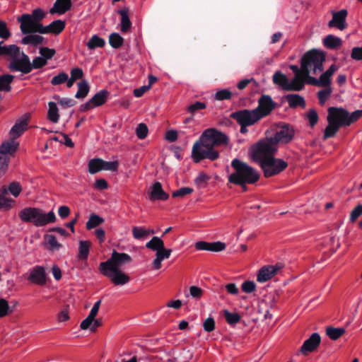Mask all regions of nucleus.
<instances>
[{"instance_id": "nucleus-49", "label": "nucleus", "mask_w": 362, "mask_h": 362, "mask_svg": "<svg viewBox=\"0 0 362 362\" xmlns=\"http://www.w3.org/2000/svg\"><path fill=\"white\" fill-rule=\"evenodd\" d=\"M233 93L228 89H223L216 93L214 98L217 100H229L231 98Z\"/></svg>"}, {"instance_id": "nucleus-23", "label": "nucleus", "mask_w": 362, "mask_h": 362, "mask_svg": "<svg viewBox=\"0 0 362 362\" xmlns=\"http://www.w3.org/2000/svg\"><path fill=\"white\" fill-rule=\"evenodd\" d=\"M28 280L40 286L45 285L47 281L45 268L42 266L35 267L30 273Z\"/></svg>"}, {"instance_id": "nucleus-28", "label": "nucleus", "mask_w": 362, "mask_h": 362, "mask_svg": "<svg viewBox=\"0 0 362 362\" xmlns=\"http://www.w3.org/2000/svg\"><path fill=\"white\" fill-rule=\"evenodd\" d=\"M118 13L121 16L120 30L122 33H126L130 31L132 23L129 17L128 8H123L119 10Z\"/></svg>"}, {"instance_id": "nucleus-31", "label": "nucleus", "mask_w": 362, "mask_h": 362, "mask_svg": "<svg viewBox=\"0 0 362 362\" xmlns=\"http://www.w3.org/2000/svg\"><path fill=\"white\" fill-rule=\"evenodd\" d=\"M14 76L11 74H3L0 76V91L10 92L11 84L13 81Z\"/></svg>"}, {"instance_id": "nucleus-35", "label": "nucleus", "mask_w": 362, "mask_h": 362, "mask_svg": "<svg viewBox=\"0 0 362 362\" xmlns=\"http://www.w3.org/2000/svg\"><path fill=\"white\" fill-rule=\"evenodd\" d=\"M273 82L279 86L283 90H286L288 83V79L286 75L278 71L273 75Z\"/></svg>"}, {"instance_id": "nucleus-19", "label": "nucleus", "mask_w": 362, "mask_h": 362, "mask_svg": "<svg viewBox=\"0 0 362 362\" xmlns=\"http://www.w3.org/2000/svg\"><path fill=\"white\" fill-rule=\"evenodd\" d=\"M321 341L320 336L318 333H313L311 334L309 339H306L302 346L300 347V351L304 356H307L309 353H311L317 349Z\"/></svg>"}, {"instance_id": "nucleus-18", "label": "nucleus", "mask_w": 362, "mask_h": 362, "mask_svg": "<svg viewBox=\"0 0 362 362\" xmlns=\"http://www.w3.org/2000/svg\"><path fill=\"white\" fill-rule=\"evenodd\" d=\"M90 244L89 241H79L78 253L77 255L78 266L81 269L87 267L88 257L90 252Z\"/></svg>"}, {"instance_id": "nucleus-15", "label": "nucleus", "mask_w": 362, "mask_h": 362, "mask_svg": "<svg viewBox=\"0 0 362 362\" xmlns=\"http://www.w3.org/2000/svg\"><path fill=\"white\" fill-rule=\"evenodd\" d=\"M276 107V103L272 100L270 95H262L258 99V105L255 108V110L261 119L269 115Z\"/></svg>"}, {"instance_id": "nucleus-61", "label": "nucleus", "mask_w": 362, "mask_h": 362, "mask_svg": "<svg viewBox=\"0 0 362 362\" xmlns=\"http://www.w3.org/2000/svg\"><path fill=\"white\" fill-rule=\"evenodd\" d=\"M203 293V290L198 286H192L189 287V294L195 299H200L202 297Z\"/></svg>"}, {"instance_id": "nucleus-37", "label": "nucleus", "mask_w": 362, "mask_h": 362, "mask_svg": "<svg viewBox=\"0 0 362 362\" xmlns=\"http://www.w3.org/2000/svg\"><path fill=\"white\" fill-rule=\"evenodd\" d=\"M153 230L146 229L143 227H137L134 226L132 228V235L135 239H141L144 237H146L151 234H153Z\"/></svg>"}, {"instance_id": "nucleus-43", "label": "nucleus", "mask_w": 362, "mask_h": 362, "mask_svg": "<svg viewBox=\"0 0 362 362\" xmlns=\"http://www.w3.org/2000/svg\"><path fill=\"white\" fill-rule=\"evenodd\" d=\"M210 176L204 172H200L194 180L195 185L199 188L205 187L207 185Z\"/></svg>"}, {"instance_id": "nucleus-46", "label": "nucleus", "mask_w": 362, "mask_h": 362, "mask_svg": "<svg viewBox=\"0 0 362 362\" xmlns=\"http://www.w3.org/2000/svg\"><path fill=\"white\" fill-rule=\"evenodd\" d=\"M206 107V105L205 103L197 101L187 106V110L192 115H194L197 111L204 110Z\"/></svg>"}, {"instance_id": "nucleus-59", "label": "nucleus", "mask_w": 362, "mask_h": 362, "mask_svg": "<svg viewBox=\"0 0 362 362\" xmlns=\"http://www.w3.org/2000/svg\"><path fill=\"white\" fill-rule=\"evenodd\" d=\"M55 49H50L48 47H41L40 49V54L42 55V57L44 59H46V61L47 62L48 59H50L53 57V56L55 54Z\"/></svg>"}, {"instance_id": "nucleus-33", "label": "nucleus", "mask_w": 362, "mask_h": 362, "mask_svg": "<svg viewBox=\"0 0 362 362\" xmlns=\"http://www.w3.org/2000/svg\"><path fill=\"white\" fill-rule=\"evenodd\" d=\"M109 92L106 90H102L92 97V107H98L103 105L108 97Z\"/></svg>"}, {"instance_id": "nucleus-20", "label": "nucleus", "mask_w": 362, "mask_h": 362, "mask_svg": "<svg viewBox=\"0 0 362 362\" xmlns=\"http://www.w3.org/2000/svg\"><path fill=\"white\" fill-rule=\"evenodd\" d=\"M346 16L347 11L345 9L333 12L332 19L329 21L328 26L329 28H337L340 30H344L346 28Z\"/></svg>"}, {"instance_id": "nucleus-54", "label": "nucleus", "mask_w": 362, "mask_h": 362, "mask_svg": "<svg viewBox=\"0 0 362 362\" xmlns=\"http://www.w3.org/2000/svg\"><path fill=\"white\" fill-rule=\"evenodd\" d=\"M7 190L8 192H9L12 195L16 197L20 194L22 188L18 182H12L11 183H10L8 187L7 188Z\"/></svg>"}, {"instance_id": "nucleus-50", "label": "nucleus", "mask_w": 362, "mask_h": 362, "mask_svg": "<svg viewBox=\"0 0 362 362\" xmlns=\"http://www.w3.org/2000/svg\"><path fill=\"white\" fill-rule=\"evenodd\" d=\"M148 129L146 124L140 123L136 129V134L140 139H144L147 136Z\"/></svg>"}, {"instance_id": "nucleus-30", "label": "nucleus", "mask_w": 362, "mask_h": 362, "mask_svg": "<svg viewBox=\"0 0 362 362\" xmlns=\"http://www.w3.org/2000/svg\"><path fill=\"white\" fill-rule=\"evenodd\" d=\"M286 99L291 108H296L298 106L305 108V101L303 97L297 94H289L286 96Z\"/></svg>"}, {"instance_id": "nucleus-8", "label": "nucleus", "mask_w": 362, "mask_h": 362, "mask_svg": "<svg viewBox=\"0 0 362 362\" xmlns=\"http://www.w3.org/2000/svg\"><path fill=\"white\" fill-rule=\"evenodd\" d=\"M46 13L42 8H35L31 14L24 13L18 18L21 23L20 28L23 34L38 33V26L43 25L40 22L45 17Z\"/></svg>"}, {"instance_id": "nucleus-25", "label": "nucleus", "mask_w": 362, "mask_h": 362, "mask_svg": "<svg viewBox=\"0 0 362 362\" xmlns=\"http://www.w3.org/2000/svg\"><path fill=\"white\" fill-rule=\"evenodd\" d=\"M71 6V0H56L49 12L51 14L58 13L62 15L70 10Z\"/></svg>"}, {"instance_id": "nucleus-16", "label": "nucleus", "mask_w": 362, "mask_h": 362, "mask_svg": "<svg viewBox=\"0 0 362 362\" xmlns=\"http://www.w3.org/2000/svg\"><path fill=\"white\" fill-rule=\"evenodd\" d=\"M100 272L115 286H124L130 281V277L128 274L123 272L121 269H100Z\"/></svg>"}, {"instance_id": "nucleus-11", "label": "nucleus", "mask_w": 362, "mask_h": 362, "mask_svg": "<svg viewBox=\"0 0 362 362\" xmlns=\"http://www.w3.org/2000/svg\"><path fill=\"white\" fill-rule=\"evenodd\" d=\"M265 177L279 175L288 167V163L282 159L272 156L259 165Z\"/></svg>"}, {"instance_id": "nucleus-56", "label": "nucleus", "mask_w": 362, "mask_h": 362, "mask_svg": "<svg viewBox=\"0 0 362 362\" xmlns=\"http://www.w3.org/2000/svg\"><path fill=\"white\" fill-rule=\"evenodd\" d=\"M306 117L309 120L310 127H314L318 122V115L316 110L314 109L309 110Z\"/></svg>"}, {"instance_id": "nucleus-32", "label": "nucleus", "mask_w": 362, "mask_h": 362, "mask_svg": "<svg viewBox=\"0 0 362 362\" xmlns=\"http://www.w3.org/2000/svg\"><path fill=\"white\" fill-rule=\"evenodd\" d=\"M341 38L332 35L326 36L323 40L324 46L331 49L340 47L341 45Z\"/></svg>"}, {"instance_id": "nucleus-12", "label": "nucleus", "mask_w": 362, "mask_h": 362, "mask_svg": "<svg viewBox=\"0 0 362 362\" xmlns=\"http://www.w3.org/2000/svg\"><path fill=\"white\" fill-rule=\"evenodd\" d=\"M132 257L127 253L113 250L111 257L100 264V269H120L124 264L132 262Z\"/></svg>"}, {"instance_id": "nucleus-52", "label": "nucleus", "mask_w": 362, "mask_h": 362, "mask_svg": "<svg viewBox=\"0 0 362 362\" xmlns=\"http://www.w3.org/2000/svg\"><path fill=\"white\" fill-rule=\"evenodd\" d=\"M193 192V189L189 187H181L180 189L174 191L172 194L173 197H184L186 195L190 194Z\"/></svg>"}, {"instance_id": "nucleus-58", "label": "nucleus", "mask_w": 362, "mask_h": 362, "mask_svg": "<svg viewBox=\"0 0 362 362\" xmlns=\"http://www.w3.org/2000/svg\"><path fill=\"white\" fill-rule=\"evenodd\" d=\"M241 288L243 292L247 293H250L255 291L256 284L254 281H246L243 283L241 286Z\"/></svg>"}, {"instance_id": "nucleus-60", "label": "nucleus", "mask_w": 362, "mask_h": 362, "mask_svg": "<svg viewBox=\"0 0 362 362\" xmlns=\"http://www.w3.org/2000/svg\"><path fill=\"white\" fill-rule=\"evenodd\" d=\"M103 159L93 158L92 159V174H95L103 170Z\"/></svg>"}, {"instance_id": "nucleus-38", "label": "nucleus", "mask_w": 362, "mask_h": 362, "mask_svg": "<svg viewBox=\"0 0 362 362\" xmlns=\"http://www.w3.org/2000/svg\"><path fill=\"white\" fill-rule=\"evenodd\" d=\"M345 333V329L344 328H336L333 327H328L326 329L327 335L332 340H337L340 338Z\"/></svg>"}, {"instance_id": "nucleus-55", "label": "nucleus", "mask_w": 362, "mask_h": 362, "mask_svg": "<svg viewBox=\"0 0 362 362\" xmlns=\"http://www.w3.org/2000/svg\"><path fill=\"white\" fill-rule=\"evenodd\" d=\"M47 64L46 59H44L42 57H36L33 59L31 62L32 70L33 69H41L45 66Z\"/></svg>"}, {"instance_id": "nucleus-39", "label": "nucleus", "mask_w": 362, "mask_h": 362, "mask_svg": "<svg viewBox=\"0 0 362 362\" xmlns=\"http://www.w3.org/2000/svg\"><path fill=\"white\" fill-rule=\"evenodd\" d=\"M77 86L78 91L76 93L75 97L78 99L85 98L89 92V85L88 81H80L77 83Z\"/></svg>"}, {"instance_id": "nucleus-9", "label": "nucleus", "mask_w": 362, "mask_h": 362, "mask_svg": "<svg viewBox=\"0 0 362 362\" xmlns=\"http://www.w3.org/2000/svg\"><path fill=\"white\" fill-rule=\"evenodd\" d=\"M146 247L156 252L155 259L152 262V268L154 270L160 269L162 266V262L164 259H168L172 253V250L165 248L163 240L156 236L153 237L146 244Z\"/></svg>"}, {"instance_id": "nucleus-22", "label": "nucleus", "mask_w": 362, "mask_h": 362, "mask_svg": "<svg viewBox=\"0 0 362 362\" xmlns=\"http://www.w3.org/2000/svg\"><path fill=\"white\" fill-rule=\"evenodd\" d=\"M65 28V23L62 20H56L52 22L47 26L39 25L38 33L40 34H48L52 33L54 35H59L61 33Z\"/></svg>"}, {"instance_id": "nucleus-53", "label": "nucleus", "mask_w": 362, "mask_h": 362, "mask_svg": "<svg viewBox=\"0 0 362 362\" xmlns=\"http://www.w3.org/2000/svg\"><path fill=\"white\" fill-rule=\"evenodd\" d=\"M103 170L115 172L117 171L119 163L118 160L108 162L103 160Z\"/></svg>"}, {"instance_id": "nucleus-2", "label": "nucleus", "mask_w": 362, "mask_h": 362, "mask_svg": "<svg viewBox=\"0 0 362 362\" xmlns=\"http://www.w3.org/2000/svg\"><path fill=\"white\" fill-rule=\"evenodd\" d=\"M231 166L234 172L228 176V182L242 187L244 191L246 190L247 184H255L259 180V171L247 163L235 158L231 162Z\"/></svg>"}, {"instance_id": "nucleus-44", "label": "nucleus", "mask_w": 362, "mask_h": 362, "mask_svg": "<svg viewBox=\"0 0 362 362\" xmlns=\"http://www.w3.org/2000/svg\"><path fill=\"white\" fill-rule=\"evenodd\" d=\"M13 312V307L8 305L4 298H0V317H4Z\"/></svg>"}, {"instance_id": "nucleus-3", "label": "nucleus", "mask_w": 362, "mask_h": 362, "mask_svg": "<svg viewBox=\"0 0 362 362\" xmlns=\"http://www.w3.org/2000/svg\"><path fill=\"white\" fill-rule=\"evenodd\" d=\"M337 69V65L332 64L325 72L320 75L318 79L315 77L295 76L291 81H288L286 90L300 91L303 89L305 82L315 86H327L331 83V77Z\"/></svg>"}, {"instance_id": "nucleus-1", "label": "nucleus", "mask_w": 362, "mask_h": 362, "mask_svg": "<svg viewBox=\"0 0 362 362\" xmlns=\"http://www.w3.org/2000/svg\"><path fill=\"white\" fill-rule=\"evenodd\" d=\"M228 142L227 136L216 129H207L201 135L192 149V158L195 163L208 158L215 160L219 157V153L215 147L226 145Z\"/></svg>"}, {"instance_id": "nucleus-48", "label": "nucleus", "mask_w": 362, "mask_h": 362, "mask_svg": "<svg viewBox=\"0 0 362 362\" xmlns=\"http://www.w3.org/2000/svg\"><path fill=\"white\" fill-rule=\"evenodd\" d=\"M45 238L49 245V249L52 250H59L62 247V245L57 242L56 237L52 235H46Z\"/></svg>"}, {"instance_id": "nucleus-47", "label": "nucleus", "mask_w": 362, "mask_h": 362, "mask_svg": "<svg viewBox=\"0 0 362 362\" xmlns=\"http://www.w3.org/2000/svg\"><path fill=\"white\" fill-rule=\"evenodd\" d=\"M361 117H362V110H356L351 114L348 112V114H347L348 119L346 122V124L347 125V127H349L352 123L358 121Z\"/></svg>"}, {"instance_id": "nucleus-17", "label": "nucleus", "mask_w": 362, "mask_h": 362, "mask_svg": "<svg viewBox=\"0 0 362 362\" xmlns=\"http://www.w3.org/2000/svg\"><path fill=\"white\" fill-rule=\"evenodd\" d=\"M284 268L282 263H276L274 265H265L261 267L257 274V281L264 283L272 279L279 271Z\"/></svg>"}, {"instance_id": "nucleus-29", "label": "nucleus", "mask_w": 362, "mask_h": 362, "mask_svg": "<svg viewBox=\"0 0 362 362\" xmlns=\"http://www.w3.org/2000/svg\"><path fill=\"white\" fill-rule=\"evenodd\" d=\"M19 146L18 142L15 141V139H13L11 137L10 141H6L1 144L0 146V153L4 156L6 154H13L15 153Z\"/></svg>"}, {"instance_id": "nucleus-5", "label": "nucleus", "mask_w": 362, "mask_h": 362, "mask_svg": "<svg viewBox=\"0 0 362 362\" xmlns=\"http://www.w3.org/2000/svg\"><path fill=\"white\" fill-rule=\"evenodd\" d=\"M21 220L25 223H31L36 227H42L56 221L53 211L45 213L42 209L36 207H26L18 213Z\"/></svg>"}, {"instance_id": "nucleus-6", "label": "nucleus", "mask_w": 362, "mask_h": 362, "mask_svg": "<svg viewBox=\"0 0 362 362\" xmlns=\"http://www.w3.org/2000/svg\"><path fill=\"white\" fill-rule=\"evenodd\" d=\"M278 146L269 138H266L252 146L250 157L254 162L260 165L272 156H276Z\"/></svg>"}, {"instance_id": "nucleus-13", "label": "nucleus", "mask_w": 362, "mask_h": 362, "mask_svg": "<svg viewBox=\"0 0 362 362\" xmlns=\"http://www.w3.org/2000/svg\"><path fill=\"white\" fill-rule=\"evenodd\" d=\"M230 117L238 124H245L252 126L260 120L257 113L253 110H241L233 112Z\"/></svg>"}, {"instance_id": "nucleus-7", "label": "nucleus", "mask_w": 362, "mask_h": 362, "mask_svg": "<svg viewBox=\"0 0 362 362\" xmlns=\"http://www.w3.org/2000/svg\"><path fill=\"white\" fill-rule=\"evenodd\" d=\"M303 69L308 77L310 74L317 75L323 70V63L325 61V54L323 52L311 49L305 52L301 58Z\"/></svg>"}, {"instance_id": "nucleus-21", "label": "nucleus", "mask_w": 362, "mask_h": 362, "mask_svg": "<svg viewBox=\"0 0 362 362\" xmlns=\"http://www.w3.org/2000/svg\"><path fill=\"white\" fill-rule=\"evenodd\" d=\"M168 198V194L163 189L162 185L159 182H154L148 189V199L151 201H165Z\"/></svg>"}, {"instance_id": "nucleus-41", "label": "nucleus", "mask_w": 362, "mask_h": 362, "mask_svg": "<svg viewBox=\"0 0 362 362\" xmlns=\"http://www.w3.org/2000/svg\"><path fill=\"white\" fill-rule=\"evenodd\" d=\"M330 85L331 83L327 86H322L321 87H325V88L318 91L317 93L318 100L321 105H323L325 103L332 92Z\"/></svg>"}, {"instance_id": "nucleus-64", "label": "nucleus", "mask_w": 362, "mask_h": 362, "mask_svg": "<svg viewBox=\"0 0 362 362\" xmlns=\"http://www.w3.org/2000/svg\"><path fill=\"white\" fill-rule=\"evenodd\" d=\"M351 57L354 60L362 61V47H355L351 49Z\"/></svg>"}, {"instance_id": "nucleus-34", "label": "nucleus", "mask_w": 362, "mask_h": 362, "mask_svg": "<svg viewBox=\"0 0 362 362\" xmlns=\"http://www.w3.org/2000/svg\"><path fill=\"white\" fill-rule=\"evenodd\" d=\"M49 110L47 112V118L53 123H57L59 119V110L54 102H49Z\"/></svg>"}, {"instance_id": "nucleus-57", "label": "nucleus", "mask_w": 362, "mask_h": 362, "mask_svg": "<svg viewBox=\"0 0 362 362\" xmlns=\"http://www.w3.org/2000/svg\"><path fill=\"white\" fill-rule=\"evenodd\" d=\"M10 158L6 156H0V177L5 174L8 169Z\"/></svg>"}, {"instance_id": "nucleus-42", "label": "nucleus", "mask_w": 362, "mask_h": 362, "mask_svg": "<svg viewBox=\"0 0 362 362\" xmlns=\"http://www.w3.org/2000/svg\"><path fill=\"white\" fill-rule=\"evenodd\" d=\"M7 194V188L5 186H3L0 189V209L3 207L9 209L11 207V204L9 203L13 200L6 197Z\"/></svg>"}, {"instance_id": "nucleus-36", "label": "nucleus", "mask_w": 362, "mask_h": 362, "mask_svg": "<svg viewBox=\"0 0 362 362\" xmlns=\"http://www.w3.org/2000/svg\"><path fill=\"white\" fill-rule=\"evenodd\" d=\"M44 37L38 35H28L23 37L22 43L23 45H38L43 43Z\"/></svg>"}, {"instance_id": "nucleus-14", "label": "nucleus", "mask_w": 362, "mask_h": 362, "mask_svg": "<svg viewBox=\"0 0 362 362\" xmlns=\"http://www.w3.org/2000/svg\"><path fill=\"white\" fill-rule=\"evenodd\" d=\"M8 68L11 71H20L23 74H28L32 71L30 57L22 52L20 57L10 62Z\"/></svg>"}, {"instance_id": "nucleus-62", "label": "nucleus", "mask_w": 362, "mask_h": 362, "mask_svg": "<svg viewBox=\"0 0 362 362\" xmlns=\"http://www.w3.org/2000/svg\"><path fill=\"white\" fill-rule=\"evenodd\" d=\"M204 329L206 332H211L215 329V321L211 317H209L205 320L203 323Z\"/></svg>"}, {"instance_id": "nucleus-45", "label": "nucleus", "mask_w": 362, "mask_h": 362, "mask_svg": "<svg viewBox=\"0 0 362 362\" xmlns=\"http://www.w3.org/2000/svg\"><path fill=\"white\" fill-rule=\"evenodd\" d=\"M224 317L229 325H234L240 322V315L237 313H230L228 310L224 311Z\"/></svg>"}, {"instance_id": "nucleus-10", "label": "nucleus", "mask_w": 362, "mask_h": 362, "mask_svg": "<svg viewBox=\"0 0 362 362\" xmlns=\"http://www.w3.org/2000/svg\"><path fill=\"white\" fill-rule=\"evenodd\" d=\"M296 130L293 126L280 122L276 125L274 135L269 139L278 146L279 144H287L291 142L295 136Z\"/></svg>"}, {"instance_id": "nucleus-27", "label": "nucleus", "mask_w": 362, "mask_h": 362, "mask_svg": "<svg viewBox=\"0 0 362 362\" xmlns=\"http://www.w3.org/2000/svg\"><path fill=\"white\" fill-rule=\"evenodd\" d=\"M2 42H0V52L1 56H8L10 57L12 59H17L21 56V49L16 45H1Z\"/></svg>"}, {"instance_id": "nucleus-24", "label": "nucleus", "mask_w": 362, "mask_h": 362, "mask_svg": "<svg viewBox=\"0 0 362 362\" xmlns=\"http://www.w3.org/2000/svg\"><path fill=\"white\" fill-rule=\"evenodd\" d=\"M195 248L198 250H208L212 252L223 251L226 248L224 243L217 241L214 243H208L205 241H199L195 244Z\"/></svg>"}, {"instance_id": "nucleus-63", "label": "nucleus", "mask_w": 362, "mask_h": 362, "mask_svg": "<svg viewBox=\"0 0 362 362\" xmlns=\"http://www.w3.org/2000/svg\"><path fill=\"white\" fill-rule=\"evenodd\" d=\"M362 214V205H357L351 212L350 221L354 223Z\"/></svg>"}, {"instance_id": "nucleus-4", "label": "nucleus", "mask_w": 362, "mask_h": 362, "mask_svg": "<svg viewBox=\"0 0 362 362\" xmlns=\"http://www.w3.org/2000/svg\"><path fill=\"white\" fill-rule=\"evenodd\" d=\"M327 120L328 125L324 131V140L334 136L341 127H347L346 122L348 119V111L346 109L330 107L327 110Z\"/></svg>"}, {"instance_id": "nucleus-26", "label": "nucleus", "mask_w": 362, "mask_h": 362, "mask_svg": "<svg viewBox=\"0 0 362 362\" xmlns=\"http://www.w3.org/2000/svg\"><path fill=\"white\" fill-rule=\"evenodd\" d=\"M28 122L27 119L18 120L10 130V136L13 139L18 138L26 129Z\"/></svg>"}, {"instance_id": "nucleus-40", "label": "nucleus", "mask_w": 362, "mask_h": 362, "mask_svg": "<svg viewBox=\"0 0 362 362\" xmlns=\"http://www.w3.org/2000/svg\"><path fill=\"white\" fill-rule=\"evenodd\" d=\"M109 43L115 49H118L124 43V39L117 33H111L109 36Z\"/></svg>"}, {"instance_id": "nucleus-51", "label": "nucleus", "mask_w": 362, "mask_h": 362, "mask_svg": "<svg viewBox=\"0 0 362 362\" xmlns=\"http://www.w3.org/2000/svg\"><path fill=\"white\" fill-rule=\"evenodd\" d=\"M68 79V74L65 72H62L57 76H54L52 80L51 83L54 86L61 85L65 83Z\"/></svg>"}]
</instances>
